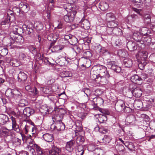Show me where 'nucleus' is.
Returning a JSON list of instances; mask_svg holds the SVG:
<instances>
[{
  "label": "nucleus",
  "mask_w": 155,
  "mask_h": 155,
  "mask_svg": "<svg viewBox=\"0 0 155 155\" xmlns=\"http://www.w3.org/2000/svg\"><path fill=\"white\" fill-rule=\"evenodd\" d=\"M99 7L101 10L105 11L108 9L109 5L106 2H101L99 5Z\"/></svg>",
  "instance_id": "obj_28"
},
{
  "label": "nucleus",
  "mask_w": 155,
  "mask_h": 155,
  "mask_svg": "<svg viewBox=\"0 0 155 155\" xmlns=\"http://www.w3.org/2000/svg\"><path fill=\"white\" fill-rule=\"evenodd\" d=\"M54 111L59 115H63L66 113V111L63 108H56Z\"/></svg>",
  "instance_id": "obj_38"
},
{
  "label": "nucleus",
  "mask_w": 155,
  "mask_h": 155,
  "mask_svg": "<svg viewBox=\"0 0 155 155\" xmlns=\"http://www.w3.org/2000/svg\"><path fill=\"white\" fill-rule=\"evenodd\" d=\"M22 32H23L22 29L19 27L17 26H14L13 28V31L12 33L10 34V35H12V34H14L15 35L16 34H20V33Z\"/></svg>",
  "instance_id": "obj_21"
},
{
  "label": "nucleus",
  "mask_w": 155,
  "mask_h": 155,
  "mask_svg": "<svg viewBox=\"0 0 155 155\" xmlns=\"http://www.w3.org/2000/svg\"><path fill=\"white\" fill-rule=\"evenodd\" d=\"M107 118L106 116L104 115H101L99 116L98 118V120L100 123H103L107 121Z\"/></svg>",
  "instance_id": "obj_44"
},
{
  "label": "nucleus",
  "mask_w": 155,
  "mask_h": 155,
  "mask_svg": "<svg viewBox=\"0 0 155 155\" xmlns=\"http://www.w3.org/2000/svg\"><path fill=\"white\" fill-rule=\"evenodd\" d=\"M10 64L13 67H17L19 66L20 64L17 60L15 59L10 61Z\"/></svg>",
  "instance_id": "obj_51"
},
{
  "label": "nucleus",
  "mask_w": 155,
  "mask_h": 155,
  "mask_svg": "<svg viewBox=\"0 0 155 155\" xmlns=\"http://www.w3.org/2000/svg\"><path fill=\"white\" fill-rule=\"evenodd\" d=\"M13 94V95L12 99L18 101L22 98V94L18 90L14 89Z\"/></svg>",
  "instance_id": "obj_10"
},
{
  "label": "nucleus",
  "mask_w": 155,
  "mask_h": 155,
  "mask_svg": "<svg viewBox=\"0 0 155 155\" xmlns=\"http://www.w3.org/2000/svg\"><path fill=\"white\" fill-rule=\"evenodd\" d=\"M132 61L131 59L125 58L124 60L123 64L125 67L130 68L132 66Z\"/></svg>",
  "instance_id": "obj_22"
},
{
  "label": "nucleus",
  "mask_w": 155,
  "mask_h": 155,
  "mask_svg": "<svg viewBox=\"0 0 155 155\" xmlns=\"http://www.w3.org/2000/svg\"><path fill=\"white\" fill-rule=\"evenodd\" d=\"M13 143H15L16 146H18L21 144V140L18 138H15L14 140Z\"/></svg>",
  "instance_id": "obj_57"
},
{
  "label": "nucleus",
  "mask_w": 155,
  "mask_h": 155,
  "mask_svg": "<svg viewBox=\"0 0 155 155\" xmlns=\"http://www.w3.org/2000/svg\"><path fill=\"white\" fill-rule=\"evenodd\" d=\"M101 76V82L102 84H104L106 83V78L107 77H105V76Z\"/></svg>",
  "instance_id": "obj_63"
},
{
  "label": "nucleus",
  "mask_w": 155,
  "mask_h": 155,
  "mask_svg": "<svg viewBox=\"0 0 155 155\" xmlns=\"http://www.w3.org/2000/svg\"><path fill=\"white\" fill-rule=\"evenodd\" d=\"M56 125L54 126L52 125L51 127V129L53 127V129H56L57 131H60L64 130L65 128V125L61 120H57L55 122Z\"/></svg>",
  "instance_id": "obj_4"
},
{
  "label": "nucleus",
  "mask_w": 155,
  "mask_h": 155,
  "mask_svg": "<svg viewBox=\"0 0 155 155\" xmlns=\"http://www.w3.org/2000/svg\"><path fill=\"white\" fill-rule=\"evenodd\" d=\"M12 127L15 131L17 132H19L20 131L19 126L17 124L16 121H15L14 119H13L12 120Z\"/></svg>",
  "instance_id": "obj_32"
},
{
  "label": "nucleus",
  "mask_w": 155,
  "mask_h": 155,
  "mask_svg": "<svg viewBox=\"0 0 155 155\" xmlns=\"http://www.w3.org/2000/svg\"><path fill=\"white\" fill-rule=\"evenodd\" d=\"M21 8L24 12H26L29 10L30 6L28 4L25 3L23 4Z\"/></svg>",
  "instance_id": "obj_50"
},
{
  "label": "nucleus",
  "mask_w": 155,
  "mask_h": 155,
  "mask_svg": "<svg viewBox=\"0 0 155 155\" xmlns=\"http://www.w3.org/2000/svg\"><path fill=\"white\" fill-rule=\"evenodd\" d=\"M149 31L148 30L147 28H143L141 29V33L143 35H147L148 33H149Z\"/></svg>",
  "instance_id": "obj_56"
},
{
  "label": "nucleus",
  "mask_w": 155,
  "mask_h": 155,
  "mask_svg": "<svg viewBox=\"0 0 155 155\" xmlns=\"http://www.w3.org/2000/svg\"><path fill=\"white\" fill-rule=\"evenodd\" d=\"M41 90L44 93L46 94H51V88L49 87H44L41 88Z\"/></svg>",
  "instance_id": "obj_41"
},
{
  "label": "nucleus",
  "mask_w": 155,
  "mask_h": 155,
  "mask_svg": "<svg viewBox=\"0 0 155 155\" xmlns=\"http://www.w3.org/2000/svg\"><path fill=\"white\" fill-rule=\"evenodd\" d=\"M143 20L145 23L149 24L151 21V16L149 14H145L143 16Z\"/></svg>",
  "instance_id": "obj_39"
},
{
  "label": "nucleus",
  "mask_w": 155,
  "mask_h": 155,
  "mask_svg": "<svg viewBox=\"0 0 155 155\" xmlns=\"http://www.w3.org/2000/svg\"><path fill=\"white\" fill-rule=\"evenodd\" d=\"M117 54L120 57H125L126 52L124 51L121 49L117 51Z\"/></svg>",
  "instance_id": "obj_52"
},
{
  "label": "nucleus",
  "mask_w": 155,
  "mask_h": 155,
  "mask_svg": "<svg viewBox=\"0 0 155 155\" xmlns=\"http://www.w3.org/2000/svg\"><path fill=\"white\" fill-rule=\"evenodd\" d=\"M117 25L118 22L115 20L108 21L107 24V27L114 28L116 27Z\"/></svg>",
  "instance_id": "obj_23"
},
{
  "label": "nucleus",
  "mask_w": 155,
  "mask_h": 155,
  "mask_svg": "<svg viewBox=\"0 0 155 155\" xmlns=\"http://www.w3.org/2000/svg\"><path fill=\"white\" fill-rule=\"evenodd\" d=\"M30 51L33 54L36 53V48L35 46L31 45L29 47Z\"/></svg>",
  "instance_id": "obj_55"
},
{
  "label": "nucleus",
  "mask_w": 155,
  "mask_h": 155,
  "mask_svg": "<svg viewBox=\"0 0 155 155\" xmlns=\"http://www.w3.org/2000/svg\"><path fill=\"white\" fill-rule=\"evenodd\" d=\"M95 149V147L93 145H90L88 147V150L92 152L94 151Z\"/></svg>",
  "instance_id": "obj_64"
},
{
  "label": "nucleus",
  "mask_w": 155,
  "mask_h": 155,
  "mask_svg": "<svg viewBox=\"0 0 155 155\" xmlns=\"http://www.w3.org/2000/svg\"><path fill=\"white\" fill-rule=\"evenodd\" d=\"M61 151V148L54 145L49 152V155H59Z\"/></svg>",
  "instance_id": "obj_9"
},
{
  "label": "nucleus",
  "mask_w": 155,
  "mask_h": 155,
  "mask_svg": "<svg viewBox=\"0 0 155 155\" xmlns=\"http://www.w3.org/2000/svg\"><path fill=\"white\" fill-rule=\"evenodd\" d=\"M35 112V110L29 107H26L23 110V113L25 116L29 117Z\"/></svg>",
  "instance_id": "obj_16"
},
{
  "label": "nucleus",
  "mask_w": 155,
  "mask_h": 155,
  "mask_svg": "<svg viewBox=\"0 0 155 155\" xmlns=\"http://www.w3.org/2000/svg\"><path fill=\"white\" fill-rule=\"evenodd\" d=\"M14 89H8L5 92V95L8 97L12 99L13 94V91Z\"/></svg>",
  "instance_id": "obj_34"
},
{
  "label": "nucleus",
  "mask_w": 155,
  "mask_h": 155,
  "mask_svg": "<svg viewBox=\"0 0 155 155\" xmlns=\"http://www.w3.org/2000/svg\"><path fill=\"white\" fill-rule=\"evenodd\" d=\"M148 61H140V63L138 64L139 68L141 70H143L146 65L148 63Z\"/></svg>",
  "instance_id": "obj_43"
},
{
  "label": "nucleus",
  "mask_w": 155,
  "mask_h": 155,
  "mask_svg": "<svg viewBox=\"0 0 155 155\" xmlns=\"http://www.w3.org/2000/svg\"><path fill=\"white\" fill-rule=\"evenodd\" d=\"M113 33L116 35H122V30L119 28L115 27L114 28Z\"/></svg>",
  "instance_id": "obj_42"
},
{
  "label": "nucleus",
  "mask_w": 155,
  "mask_h": 155,
  "mask_svg": "<svg viewBox=\"0 0 155 155\" xmlns=\"http://www.w3.org/2000/svg\"><path fill=\"white\" fill-rule=\"evenodd\" d=\"M40 112L43 114H47L49 112L48 109L47 107H42L40 109Z\"/></svg>",
  "instance_id": "obj_45"
},
{
  "label": "nucleus",
  "mask_w": 155,
  "mask_h": 155,
  "mask_svg": "<svg viewBox=\"0 0 155 155\" xmlns=\"http://www.w3.org/2000/svg\"><path fill=\"white\" fill-rule=\"evenodd\" d=\"M125 104L124 101L122 100H119L116 103L115 108L116 110L118 112L123 110L125 108Z\"/></svg>",
  "instance_id": "obj_6"
},
{
  "label": "nucleus",
  "mask_w": 155,
  "mask_h": 155,
  "mask_svg": "<svg viewBox=\"0 0 155 155\" xmlns=\"http://www.w3.org/2000/svg\"><path fill=\"white\" fill-rule=\"evenodd\" d=\"M103 142L105 143H109L110 145L114 146L115 145L114 141L112 140V138L110 136L105 135L103 139Z\"/></svg>",
  "instance_id": "obj_13"
},
{
  "label": "nucleus",
  "mask_w": 155,
  "mask_h": 155,
  "mask_svg": "<svg viewBox=\"0 0 155 155\" xmlns=\"http://www.w3.org/2000/svg\"><path fill=\"white\" fill-rule=\"evenodd\" d=\"M18 101H19L18 105L21 107L25 106L27 103V101L26 100L23 99L22 98Z\"/></svg>",
  "instance_id": "obj_46"
},
{
  "label": "nucleus",
  "mask_w": 155,
  "mask_h": 155,
  "mask_svg": "<svg viewBox=\"0 0 155 155\" xmlns=\"http://www.w3.org/2000/svg\"><path fill=\"white\" fill-rule=\"evenodd\" d=\"M11 38L14 42H16L19 45H22L23 43L24 39L22 36L20 35L17 36L16 35H10Z\"/></svg>",
  "instance_id": "obj_8"
},
{
  "label": "nucleus",
  "mask_w": 155,
  "mask_h": 155,
  "mask_svg": "<svg viewBox=\"0 0 155 155\" xmlns=\"http://www.w3.org/2000/svg\"><path fill=\"white\" fill-rule=\"evenodd\" d=\"M115 17L114 15L112 13L110 12L106 14V19L107 21H109L115 20Z\"/></svg>",
  "instance_id": "obj_25"
},
{
  "label": "nucleus",
  "mask_w": 155,
  "mask_h": 155,
  "mask_svg": "<svg viewBox=\"0 0 155 155\" xmlns=\"http://www.w3.org/2000/svg\"><path fill=\"white\" fill-rule=\"evenodd\" d=\"M112 70L117 73H119L121 71V68L120 67L116 64L113 67Z\"/></svg>",
  "instance_id": "obj_47"
},
{
  "label": "nucleus",
  "mask_w": 155,
  "mask_h": 155,
  "mask_svg": "<svg viewBox=\"0 0 155 155\" xmlns=\"http://www.w3.org/2000/svg\"><path fill=\"white\" fill-rule=\"evenodd\" d=\"M75 143V141L74 140L67 142L65 147L66 150L69 152L72 151L73 150L74 146Z\"/></svg>",
  "instance_id": "obj_17"
},
{
  "label": "nucleus",
  "mask_w": 155,
  "mask_h": 155,
  "mask_svg": "<svg viewBox=\"0 0 155 155\" xmlns=\"http://www.w3.org/2000/svg\"><path fill=\"white\" fill-rule=\"evenodd\" d=\"M127 47L130 51H134L137 49V46L136 43L132 41H129L127 44Z\"/></svg>",
  "instance_id": "obj_15"
},
{
  "label": "nucleus",
  "mask_w": 155,
  "mask_h": 155,
  "mask_svg": "<svg viewBox=\"0 0 155 155\" xmlns=\"http://www.w3.org/2000/svg\"><path fill=\"white\" fill-rule=\"evenodd\" d=\"M57 35H58V34L57 33H51L49 35L48 37V40L51 41V42H55L57 40L58 38L59 37Z\"/></svg>",
  "instance_id": "obj_19"
},
{
  "label": "nucleus",
  "mask_w": 155,
  "mask_h": 155,
  "mask_svg": "<svg viewBox=\"0 0 155 155\" xmlns=\"http://www.w3.org/2000/svg\"><path fill=\"white\" fill-rule=\"evenodd\" d=\"M77 12L75 9H73L69 11V12L64 17V20L67 22L70 23L74 20Z\"/></svg>",
  "instance_id": "obj_3"
},
{
  "label": "nucleus",
  "mask_w": 155,
  "mask_h": 155,
  "mask_svg": "<svg viewBox=\"0 0 155 155\" xmlns=\"http://www.w3.org/2000/svg\"><path fill=\"white\" fill-rule=\"evenodd\" d=\"M92 103L94 105H96L98 103H103L104 102V100L101 97H95L92 98Z\"/></svg>",
  "instance_id": "obj_24"
},
{
  "label": "nucleus",
  "mask_w": 155,
  "mask_h": 155,
  "mask_svg": "<svg viewBox=\"0 0 155 155\" xmlns=\"http://www.w3.org/2000/svg\"><path fill=\"white\" fill-rule=\"evenodd\" d=\"M14 18L13 12L11 10L7 11L5 17V20L2 22V23L5 25L11 21V18Z\"/></svg>",
  "instance_id": "obj_7"
},
{
  "label": "nucleus",
  "mask_w": 155,
  "mask_h": 155,
  "mask_svg": "<svg viewBox=\"0 0 155 155\" xmlns=\"http://www.w3.org/2000/svg\"><path fill=\"white\" fill-rule=\"evenodd\" d=\"M116 65V62L113 61H108L107 63V66L109 68L111 69L113 68V67Z\"/></svg>",
  "instance_id": "obj_49"
},
{
  "label": "nucleus",
  "mask_w": 155,
  "mask_h": 155,
  "mask_svg": "<svg viewBox=\"0 0 155 155\" xmlns=\"http://www.w3.org/2000/svg\"><path fill=\"white\" fill-rule=\"evenodd\" d=\"M19 58L20 60L27 61L29 59L26 55L23 53H21L19 54Z\"/></svg>",
  "instance_id": "obj_48"
},
{
  "label": "nucleus",
  "mask_w": 155,
  "mask_h": 155,
  "mask_svg": "<svg viewBox=\"0 0 155 155\" xmlns=\"http://www.w3.org/2000/svg\"><path fill=\"white\" fill-rule=\"evenodd\" d=\"M35 27H36L37 30L40 31L42 30L43 28V24L40 21L35 22L34 24Z\"/></svg>",
  "instance_id": "obj_31"
},
{
  "label": "nucleus",
  "mask_w": 155,
  "mask_h": 155,
  "mask_svg": "<svg viewBox=\"0 0 155 155\" xmlns=\"http://www.w3.org/2000/svg\"><path fill=\"white\" fill-rule=\"evenodd\" d=\"M133 84L130 85L128 89L129 91L136 97H140L142 94V91L140 88L138 87H136Z\"/></svg>",
  "instance_id": "obj_2"
},
{
  "label": "nucleus",
  "mask_w": 155,
  "mask_h": 155,
  "mask_svg": "<svg viewBox=\"0 0 155 155\" xmlns=\"http://www.w3.org/2000/svg\"><path fill=\"white\" fill-rule=\"evenodd\" d=\"M78 42L77 38L74 36H72L70 39H69L68 42L71 45H74Z\"/></svg>",
  "instance_id": "obj_40"
},
{
  "label": "nucleus",
  "mask_w": 155,
  "mask_h": 155,
  "mask_svg": "<svg viewBox=\"0 0 155 155\" xmlns=\"http://www.w3.org/2000/svg\"><path fill=\"white\" fill-rule=\"evenodd\" d=\"M84 57L89 59L92 56L91 53L89 51H85L83 53Z\"/></svg>",
  "instance_id": "obj_53"
},
{
  "label": "nucleus",
  "mask_w": 155,
  "mask_h": 155,
  "mask_svg": "<svg viewBox=\"0 0 155 155\" xmlns=\"http://www.w3.org/2000/svg\"><path fill=\"white\" fill-rule=\"evenodd\" d=\"M114 28L107 27L106 29V31L108 34H111L113 33Z\"/></svg>",
  "instance_id": "obj_61"
},
{
  "label": "nucleus",
  "mask_w": 155,
  "mask_h": 155,
  "mask_svg": "<svg viewBox=\"0 0 155 155\" xmlns=\"http://www.w3.org/2000/svg\"><path fill=\"white\" fill-rule=\"evenodd\" d=\"M34 31L33 29L31 28L30 27L27 26L26 27V29L25 31V35H27L28 34L30 36H32L34 35Z\"/></svg>",
  "instance_id": "obj_36"
},
{
  "label": "nucleus",
  "mask_w": 155,
  "mask_h": 155,
  "mask_svg": "<svg viewBox=\"0 0 155 155\" xmlns=\"http://www.w3.org/2000/svg\"><path fill=\"white\" fill-rule=\"evenodd\" d=\"M132 1L134 5L138 8H141L143 6V0H132Z\"/></svg>",
  "instance_id": "obj_26"
},
{
  "label": "nucleus",
  "mask_w": 155,
  "mask_h": 155,
  "mask_svg": "<svg viewBox=\"0 0 155 155\" xmlns=\"http://www.w3.org/2000/svg\"><path fill=\"white\" fill-rule=\"evenodd\" d=\"M72 75L71 73L68 71H63L60 73V76L62 78L70 77Z\"/></svg>",
  "instance_id": "obj_29"
},
{
  "label": "nucleus",
  "mask_w": 155,
  "mask_h": 155,
  "mask_svg": "<svg viewBox=\"0 0 155 155\" xmlns=\"http://www.w3.org/2000/svg\"><path fill=\"white\" fill-rule=\"evenodd\" d=\"M25 89L26 90L29 92H34V89L32 88L30 85H27L25 87Z\"/></svg>",
  "instance_id": "obj_58"
},
{
  "label": "nucleus",
  "mask_w": 155,
  "mask_h": 155,
  "mask_svg": "<svg viewBox=\"0 0 155 155\" xmlns=\"http://www.w3.org/2000/svg\"><path fill=\"white\" fill-rule=\"evenodd\" d=\"M8 53V50L7 48H3L1 50V54L2 55L5 56Z\"/></svg>",
  "instance_id": "obj_60"
},
{
  "label": "nucleus",
  "mask_w": 155,
  "mask_h": 155,
  "mask_svg": "<svg viewBox=\"0 0 155 155\" xmlns=\"http://www.w3.org/2000/svg\"><path fill=\"white\" fill-rule=\"evenodd\" d=\"M115 147L117 150L120 152L124 151L125 149L124 146L121 144H117Z\"/></svg>",
  "instance_id": "obj_54"
},
{
  "label": "nucleus",
  "mask_w": 155,
  "mask_h": 155,
  "mask_svg": "<svg viewBox=\"0 0 155 155\" xmlns=\"http://www.w3.org/2000/svg\"><path fill=\"white\" fill-rule=\"evenodd\" d=\"M134 40L137 42V45L138 47H140L141 48H144L145 47V44L143 41L140 39H137L134 38Z\"/></svg>",
  "instance_id": "obj_33"
},
{
  "label": "nucleus",
  "mask_w": 155,
  "mask_h": 155,
  "mask_svg": "<svg viewBox=\"0 0 155 155\" xmlns=\"http://www.w3.org/2000/svg\"><path fill=\"white\" fill-rule=\"evenodd\" d=\"M34 147L37 153L39 155H42L44 153V150L38 145L35 143L34 144Z\"/></svg>",
  "instance_id": "obj_27"
},
{
  "label": "nucleus",
  "mask_w": 155,
  "mask_h": 155,
  "mask_svg": "<svg viewBox=\"0 0 155 155\" xmlns=\"http://www.w3.org/2000/svg\"><path fill=\"white\" fill-rule=\"evenodd\" d=\"M148 53L145 51H140L136 55L137 58L140 61H148L147 60Z\"/></svg>",
  "instance_id": "obj_5"
},
{
  "label": "nucleus",
  "mask_w": 155,
  "mask_h": 155,
  "mask_svg": "<svg viewBox=\"0 0 155 155\" xmlns=\"http://www.w3.org/2000/svg\"><path fill=\"white\" fill-rule=\"evenodd\" d=\"M63 8L66 11L69 12V11L72 10L73 9H75V8L72 7V4L70 3H66L63 5Z\"/></svg>",
  "instance_id": "obj_30"
},
{
  "label": "nucleus",
  "mask_w": 155,
  "mask_h": 155,
  "mask_svg": "<svg viewBox=\"0 0 155 155\" xmlns=\"http://www.w3.org/2000/svg\"><path fill=\"white\" fill-rule=\"evenodd\" d=\"M84 141V137L82 136L77 137L76 142L78 145H81Z\"/></svg>",
  "instance_id": "obj_35"
},
{
  "label": "nucleus",
  "mask_w": 155,
  "mask_h": 155,
  "mask_svg": "<svg viewBox=\"0 0 155 155\" xmlns=\"http://www.w3.org/2000/svg\"><path fill=\"white\" fill-rule=\"evenodd\" d=\"M93 73H91V76L90 78L91 79L93 80L94 81H95L97 78V74H95L94 73H94V72H93Z\"/></svg>",
  "instance_id": "obj_59"
},
{
  "label": "nucleus",
  "mask_w": 155,
  "mask_h": 155,
  "mask_svg": "<svg viewBox=\"0 0 155 155\" xmlns=\"http://www.w3.org/2000/svg\"><path fill=\"white\" fill-rule=\"evenodd\" d=\"M43 137L45 141L48 142H51L54 140L53 135L48 133L43 134Z\"/></svg>",
  "instance_id": "obj_20"
},
{
  "label": "nucleus",
  "mask_w": 155,
  "mask_h": 155,
  "mask_svg": "<svg viewBox=\"0 0 155 155\" xmlns=\"http://www.w3.org/2000/svg\"><path fill=\"white\" fill-rule=\"evenodd\" d=\"M17 78L19 82H25L27 78V75L23 72L20 71L18 74Z\"/></svg>",
  "instance_id": "obj_12"
},
{
  "label": "nucleus",
  "mask_w": 155,
  "mask_h": 155,
  "mask_svg": "<svg viewBox=\"0 0 155 155\" xmlns=\"http://www.w3.org/2000/svg\"><path fill=\"white\" fill-rule=\"evenodd\" d=\"M130 17L132 18V21L134 22L135 21L139 18L137 15L135 14H133L131 15Z\"/></svg>",
  "instance_id": "obj_62"
},
{
  "label": "nucleus",
  "mask_w": 155,
  "mask_h": 155,
  "mask_svg": "<svg viewBox=\"0 0 155 155\" xmlns=\"http://www.w3.org/2000/svg\"><path fill=\"white\" fill-rule=\"evenodd\" d=\"M9 120L8 116L4 114H0V124L4 125L6 124Z\"/></svg>",
  "instance_id": "obj_18"
},
{
  "label": "nucleus",
  "mask_w": 155,
  "mask_h": 155,
  "mask_svg": "<svg viewBox=\"0 0 155 155\" xmlns=\"http://www.w3.org/2000/svg\"><path fill=\"white\" fill-rule=\"evenodd\" d=\"M94 70L93 72L96 73L98 75L105 76V77L108 78L110 75L107 71V68L104 66L101 65H97L94 68Z\"/></svg>",
  "instance_id": "obj_1"
},
{
  "label": "nucleus",
  "mask_w": 155,
  "mask_h": 155,
  "mask_svg": "<svg viewBox=\"0 0 155 155\" xmlns=\"http://www.w3.org/2000/svg\"><path fill=\"white\" fill-rule=\"evenodd\" d=\"M135 116L133 114H131L128 116L126 119L127 122L129 123H131L134 122L135 120Z\"/></svg>",
  "instance_id": "obj_37"
},
{
  "label": "nucleus",
  "mask_w": 155,
  "mask_h": 155,
  "mask_svg": "<svg viewBox=\"0 0 155 155\" xmlns=\"http://www.w3.org/2000/svg\"><path fill=\"white\" fill-rule=\"evenodd\" d=\"M80 62L82 64V66L87 68L90 66V61L89 59L82 57L80 59Z\"/></svg>",
  "instance_id": "obj_11"
},
{
  "label": "nucleus",
  "mask_w": 155,
  "mask_h": 155,
  "mask_svg": "<svg viewBox=\"0 0 155 155\" xmlns=\"http://www.w3.org/2000/svg\"><path fill=\"white\" fill-rule=\"evenodd\" d=\"M130 80L132 82L138 84H140L142 82L141 78L137 74H135L132 76Z\"/></svg>",
  "instance_id": "obj_14"
}]
</instances>
